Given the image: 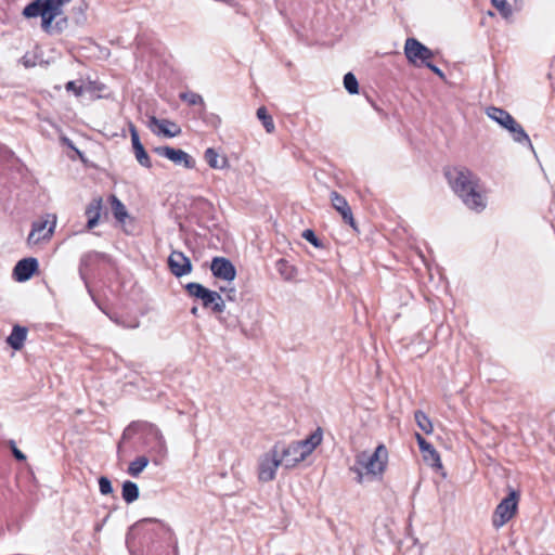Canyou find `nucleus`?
<instances>
[{
	"label": "nucleus",
	"mask_w": 555,
	"mask_h": 555,
	"mask_svg": "<svg viewBox=\"0 0 555 555\" xmlns=\"http://www.w3.org/2000/svg\"><path fill=\"white\" fill-rule=\"evenodd\" d=\"M444 177L453 192L463 203L474 210H482L486 203L478 191L479 178L464 166L448 167L444 169Z\"/></svg>",
	"instance_id": "nucleus-1"
},
{
	"label": "nucleus",
	"mask_w": 555,
	"mask_h": 555,
	"mask_svg": "<svg viewBox=\"0 0 555 555\" xmlns=\"http://www.w3.org/2000/svg\"><path fill=\"white\" fill-rule=\"evenodd\" d=\"M404 54L409 63L414 66H425L426 69H440L438 64L449 67L439 51H433L416 38L410 37L404 43Z\"/></svg>",
	"instance_id": "nucleus-2"
},
{
	"label": "nucleus",
	"mask_w": 555,
	"mask_h": 555,
	"mask_svg": "<svg viewBox=\"0 0 555 555\" xmlns=\"http://www.w3.org/2000/svg\"><path fill=\"white\" fill-rule=\"evenodd\" d=\"M22 15L26 18H41V28L47 34L61 33V22L53 25L54 20L57 17L56 13L48 3V0H33L22 11Z\"/></svg>",
	"instance_id": "nucleus-3"
},
{
	"label": "nucleus",
	"mask_w": 555,
	"mask_h": 555,
	"mask_svg": "<svg viewBox=\"0 0 555 555\" xmlns=\"http://www.w3.org/2000/svg\"><path fill=\"white\" fill-rule=\"evenodd\" d=\"M135 68L140 69H165L172 67V57L165 49L139 44L137 51Z\"/></svg>",
	"instance_id": "nucleus-4"
},
{
	"label": "nucleus",
	"mask_w": 555,
	"mask_h": 555,
	"mask_svg": "<svg viewBox=\"0 0 555 555\" xmlns=\"http://www.w3.org/2000/svg\"><path fill=\"white\" fill-rule=\"evenodd\" d=\"M388 451L384 444L377 446L373 453L366 451L360 452L356 457V463L366 474L382 475L386 468Z\"/></svg>",
	"instance_id": "nucleus-5"
},
{
	"label": "nucleus",
	"mask_w": 555,
	"mask_h": 555,
	"mask_svg": "<svg viewBox=\"0 0 555 555\" xmlns=\"http://www.w3.org/2000/svg\"><path fill=\"white\" fill-rule=\"evenodd\" d=\"M112 261L111 256L95 250H90L85 253L79 260L78 273L83 282L88 293L91 295L92 299L95 301L94 296L92 295V289L89 285L88 273L94 270L101 262L109 263Z\"/></svg>",
	"instance_id": "nucleus-6"
},
{
	"label": "nucleus",
	"mask_w": 555,
	"mask_h": 555,
	"mask_svg": "<svg viewBox=\"0 0 555 555\" xmlns=\"http://www.w3.org/2000/svg\"><path fill=\"white\" fill-rule=\"evenodd\" d=\"M273 448H276L282 466L287 469L295 467L308 456L299 441H295L289 444L278 442Z\"/></svg>",
	"instance_id": "nucleus-7"
},
{
	"label": "nucleus",
	"mask_w": 555,
	"mask_h": 555,
	"mask_svg": "<svg viewBox=\"0 0 555 555\" xmlns=\"http://www.w3.org/2000/svg\"><path fill=\"white\" fill-rule=\"evenodd\" d=\"M517 503L518 495L515 491H512L499 503L492 515V526L495 529H500L513 518L517 511Z\"/></svg>",
	"instance_id": "nucleus-8"
},
{
	"label": "nucleus",
	"mask_w": 555,
	"mask_h": 555,
	"mask_svg": "<svg viewBox=\"0 0 555 555\" xmlns=\"http://www.w3.org/2000/svg\"><path fill=\"white\" fill-rule=\"evenodd\" d=\"M281 462L279 460L276 448H273L264 453L260 460L258 465V478L262 482L271 481L275 478V472L279 466H281Z\"/></svg>",
	"instance_id": "nucleus-9"
},
{
	"label": "nucleus",
	"mask_w": 555,
	"mask_h": 555,
	"mask_svg": "<svg viewBox=\"0 0 555 555\" xmlns=\"http://www.w3.org/2000/svg\"><path fill=\"white\" fill-rule=\"evenodd\" d=\"M142 430L144 433L145 446L158 455H165L167 451L166 441L159 428L153 424L145 423L142 425Z\"/></svg>",
	"instance_id": "nucleus-10"
},
{
	"label": "nucleus",
	"mask_w": 555,
	"mask_h": 555,
	"mask_svg": "<svg viewBox=\"0 0 555 555\" xmlns=\"http://www.w3.org/2000/svg\"><path fill=\"white\" fill-rule=\"evenodd\" d=\"M154 152L159 156L166 157L176 165H182L188 169L195 167V160L186 152L180 149H173L171 146H158L155 147Z\"/></svg>",
	"instance_id": "nucleus-11"
},
{
	"label": "nucleus",
	"mask_w": 555,
	"mask_h": 555,
	"mask_svg": "<svg viewBox=\"0 0 555 555\" xmlns=\"http://www.w3.org/2000/svg\"><path fill=\"white\" fill-rule=\"evenodd\" d=\"M211 273L215 278L232 282L236 276L234 264L224 257H215L210 264Z\"/></svg>",
	"instance_id": "nucleus-12"
},
{
	"label": "nucleus",
	"mask_w": 555,
	"mask_h": 555,
	"mask_svg": "<svg viewBox=\"0 0 555 555\" xmlns=\"http://www.w3.org/2000/svg\"><path fill=\"white\" fill-rule=\"evenodd\" d=\"M168 267L170 272L177 278L186 275L192 271V262L190 258L186 257L182 251L178 250H173L169 255Z\"/></svg>",
	"instance_id": "nucleus-13"
},
{
	"label": "nucleus",
	"mask_w": 555,
	"mask_h": 555,
	"mask_svg": "<svg viewBox=\"0 0 555 555\" xmlns=\"http://www.w3.org/2000/svg\"><path fill=\"white\" fill-rule=\"evenodd\" d=\"M149 127L154 133L167 138H175L181 133V129L176 122L168 119H158L155 116L150 117Z\"/></svg>",
	"instance_id": "nucleus-14"
},
{
	"label": "nucleus",
	"mask_w": 555,
	"mask_h": 555,
	"mask_svg": "<svg viewBox=\"0 0 555 555\" xmlns=\"http://www.w3.org/2000/svg\"><path fill=\"white\" fill-rule=\"evenodd\" d=\"M47 220H38L33 222L31 231L27 237V242L29 245L39 244L41 241L49 240L52 236L55 227V221H53L49 228H47Z\"/></svg>",
	"instance_id": "nucleus-15"
},
{
	"label": "nucleus",
	"mask_w": 555,
	"mask_h": 555,
	"mask_svg": "<svg viewBox=\"0 0 555 555\" xmlns=\"http://www.w3.org/2000/svg\"><path fill=\"white\" fill-rule=\"evenodd\" d=\"M38 270V260L29 257L17 261L13 269V278L17 282L28 281Z\"/></svg>",
	"instance_id": "nucleus-16"
},
{
	"label": "nucleus",
	"mask_w": 555,
	"mask_h": 555,
	"mask_svg": "<svg viewBox=\"0 0 555 555\" xmlns=\"http://www.w3.org/2000/svg\"><path fill=\"white\" fill-rule=\"evenodd\" d=\"M129 130L131 134L132 149L138 163L141 166L150 169L152 167L151 158L146 153L143 144L141 143L138 130L132 122H129Z\"/></svg>",
	"instance_id": "nucleus-17"
},
{
	"label": "nucleus",
	"mask_w": 555,
	"mask_h": 555,
	"mask_svg": "<svg viewBox=\"0 0 555 555\" xmlns=\"http://www.w3.org/2000/svg\"><path fill=\"white\" fill-rule=\"evenodd\" d=\"M332 206L340 214L343 220L354 228V219L347 199L336 191L330 194Z\"/></svg>",
	"instance_id": "nucleus-18"
},
{
	"label": "nucleus",
	"mask_w": 555,
	"mask_h": 555,
	"mask_svg": "<svg viewBox=\"0 0 555 555\" xmlns=\"http://www.w3.org/2000/svg\"><path fill=\"white\" fill-rule=\"evenodd\" d=\"M486 115L504 129H506L508 125H513L515 119L507 111L496 106L487 107Z\"/></svg>",
	"instance_id": "nucleus-19"
},
{
	"label": "nucleus",
	"mask_w": 555,
	"mask_h": 555,
	"mask_svg": "<svg viewBox=\"0 0 555 555\" xmlns=\"http://www.w3.org/2000/svg\"><path fill=\"white\" fill-rule=\"evenodd\" d=\"M101 209H102V198L95 197L93 198L87 206L85 215L88 218L87 221V229L91 230L93 229L100 219L101 216Z\"/></svg>",
	"instance_id": "nucleus-20"
},
{
	"label": "nucleus",
	"mask_w": 555,
	"mask_h": 555,
	"mask_svg": "<svg viewBox=\"0 0 555 555\" xmlns=\"http://www.w3.org/2000/svg\"><path fill=\"white\" fill-rule=\"evenodd\" d=\"M27 333V327L21 326L18 324L14 325L11 334L7 338V344L14 350H21L24 347Z\"/></svg>",
	"instance_id": "nucleus-21"
},
{
	"label": "nucleus",
	"mask_w": 555,
	"mask_h": 555,
	"mask_svg": "<svg viewBox=\"0 0 555 555\" xmlns=\"http://www.w3.org/2000/svg\"><path fill=\"white\" fill-rule=\"evenodd\" d=\"M423 452L424 461L427 462L431 467L436 469L442 468V463L438 451L430 442L425 443V448H420Z\"/></svg>",
	"instance_id": "nucleus-22"
},
{
	"label": "nucleus",
	"mask_w": 555,
	"mask_h": 555,
	"mask_svg": "<svg viewBox=\"0 0 555 555\" xmlns=\"http://www.w3.org/2000/svg\"><path fill=\"white\" fill-rule=\"evenodd\" d=\"M323 439V430L321 427H318L312 434H310L306 439L299 440L304 451L307 452V455H310L313 450L321 444Z\"/></svg>",
	"instance_id": "nucleus-23"
},
{
	"label": "nucleus",
	"mask_w": 555,
	"mask_h": 555,
	"mask_svg": "<svg viewBox=\"0 0 555 555\" xmlns=\"http://www.w3.org/2000/svg\"><path fill=\"white\" fill-rule=\"evenodd\" d=\"M506 130L509 132L515 142L522 145L532 146L529 135L527 134L522 126L516 121V119H514L513 125H508Z\"/></svg>",
	"instance_id": "nucleus-24"
},
{
	"label": "nucleus",
	"mask_w": 555,
	"mask_h": 555,
	"mask_svg": "<svg viewBox=\"0 0 555 555\" xmlns=\"http://www.w3.org/2000/svg\"><path fill=\"white\" fill-rule=\"evenodd\" d=\"M204 158L209 167L214 169H222L228 166L227 157H220L217 151L212 147H208L205 151Z\"/></svg>",
	"instance_id": "nucleus-25"
},
{
	"label": "nucleus",
	"mask_w": 555,
	"mask_h": 555,
	"mask_svg": "<svg viewBox=\"0 0 555 555\" xmlns=\"http://www.w3.org/2000/svg\"><path fill=\"white\" fill-rule=\"evenodd\" d=\"M139 487L135 482L126 480L122 483L121 496L128 504L133 503L139 499Z\"/></svg>",
	"instance_id": "nucleus-26"
},
{
	"label": "nucleus",
	"mask_w": 555,
	"mask_h": 555,
	"mask_svg": "<svg viewBox=\"0 0 555 555\" xmlns=\"http://www.w3.org/2000/svg\"><path fill=\"white\" fill-rule=\"evenodd\" d=\"M275 268L280 275L286 281L293 280L296 275L295 267L284 258H281L276 261Z\"/></svg>",
	"instance_id": "nucleus-27"
},
{
	"label": "nucleus",
	"mask_w": 555,
	"mask_h": 555,
	"mask_svg": "<svg viewBox=\"0 0 555 555\" xmlns=\"http://www.w3.org/2000/svg\"><path fill=\"white\" fill-rule=\"evenodd\" d=\"M414 418L420 429L426 435H430L434 431L433 423L425 412L422 410L415 411Z\"/></svg>",
	"instance_id": "nucleus-28"
},
{
	"label": "nucleus",
	"mask_w": 555,
	"mask_h": 555,
	"mask_svg": "<svg viewBox=\"0 0 555 555\" xmlns=\"http://www.w3.org/2000/svg\"><path fill=\"white\" fill-rule=\"evenodd\" d=\"M109 199L114 217L118 221L124 222L128 217L126 206L115 195H112Z\"/></svg>",
	"instance_id": "nucleus-29"
},
{
	"label": "nucleus",
	"mask_w": 555,
	"mask_h": 555,
	"mask_svg": "<svg viewBox=\"0 0 555 555\" xmlns=\"http://www.w3.org/2000/svg\"><path fill=\"white\" fill-rule=\"evenodd\" d=\"M149 465V459L144 455L138 456L133 460L128 467V474L132 477L139 476L143 469Z\"/></svg>",
	"instance_id": "nucleus-30"
},
{
	"label": "nucleus",
	"mask_w": 555,
	"mask_h": 555,
	"mask_svg": "<svg viewBox=\"0 0 555 555\" xmlns=\"http://www.w3.org/2000/svg\"><path fill=\"white\" fill-rule=\"evenodd\" d=\"M22 63L25 67H36V66H43L47 65L48 62L43 61L42 56L39 55L37 49L34 53L27 52L22 57Z\"/></svg>",
	"instance_id": "nucleus-31"
},
{
	"label": "nucleus",
	"mask_w": 555,
	"mask_h": 555,
	"mask_svg": "<svg viewBox=\"0 0 555 555\" xmlns=\"http://www.w3.org/2000/svg\"><path fill=\"white\" fill-rule=\"evenodd\" d=\"M257 117L262 122L267 132L272 133L275 129L273 119L264 106L257 109Z\"/></svg>",
	"instance_id": "nucleus-32"
},
{
	"label": "nucleus",
	"mask_w": 555,
	"mask_h": 555,
	"mask_svg": "<svg viewBox=\"0 0 555 555\" xmlns=\"http://www.w3.org/2000/svg\"><path fill=\"white\" fill-rule=\"evenodd\" d=\"M199 118L208 126L217 129L221 125V118L215 113L206 112L205 107L199 112Z\"/></svg>",
	"instance_id": "nucleus-33"
},
{
	"label": "nucleus",
	"mask_w": 555,
	"mask_h": 555,
	"mask_svg": "<svg viewBox=\"0 0 555 555\" xmlns=\"http://www.w3.org/2000/svg\"><path fill=\"white\" fill-rule=\"evenodd\" d=\"M344 87L350 94H357L359 92V82L352 72H347L344 76Z\"/></svg>",
	"instance_id": "nucleus-34"
},
{
	"label": "nucleus",
	"mask_w": 555,
	"mask_h": 555,
	"mask_svg": "<svg viewBox=\"0 0 555 555\" xmlns=\"http://www.w3.org/2000/svg\"><path fill=\"white\" fill-rule=\"evenodd\" d=\"M199 300L202 301V305L204 308L210 309L212 307L215 300H219V293L216 291L206 288Z\"/></svg>",
	"instance_id": "nucleus-35"
},
{
	"label": "nucleus",
	"mask_w": 555,
	"mask_h": 555,
	"mask_svg": "<svg viewBox=\"0 0 555 555\" xmlns=\"http://www.w3.org/2000/svg\"><path fill=\"white\" fill-rule=\"evenodd\" d=\"M180 99L183 102H186L189 105H197V104H199L203 107H205L204 100H203L202 95H199L198 93H195V92H192V91L182 92V93H180Z\"/></svg>",
	"instance_id": "nucleus-36"
},
{
	"label": "nucleus",
	"mask_w": 555,
	"mask_h": 555,
	"mask_svg": "<svg viewBox=\"0 0 555 555\" xmlns=\"http://www.w3.org/2000/svg\"><path fill=\"white\" fill-rule=\"evenodd\" d=\"M86 92L96 94L98 98L105 96L103 94V91H105L106 86L100 81H91L89 80L87 83H85Z\"/></svg>",
	"instance_id": "nucleus-37"
},
{
	"label": "nucleus",
	"mask_w": 555,
	"mask_h": 555,
	"mask_svg": "<svg viewBox=\"0 0 555 555\" xmlns=\"http://www.w3.org/2000/svg\"><path fill=\"white\" fill-rule=\"evenodd\" d=\"M207 287L203 286L199 283L196 282H190L185 285V291L191 297L201 299L203 293L205 292Z\"/></svg>",
	"instance_id": "nucleus-38"
},
{
	"label": "nucleus",
	"mask_w": 555,
	"mask_h": 555,
	"mask_svg": "<svg viewBox=\"0 0 555 555\" xmlns=\"http://www.w3.org/2000/svg\"><path fill=\"white\" fill-rule=\"evenodd\" d=\"M491 2L503 17L512 15V7L506 2V0H491Z\"/></svg>",
	"instance_id": "nucleus-39"
},
{
	"label": "nucleus",
	"mask_w": 555,
	"mask_h": 555,
	"mask_svg": "<svg viewBox=\"0 0 555 555\" xmlns=\"http://www.w3.org/2000/svg\"><path fill=\"white\" fill-rule=\"evenodd\" d=\"M444 83L450 87H457L461 85L460 80L453 78L454 72H434Z\"/></svg>",
	"instance_id": "nucleus-40"
},
{
	"label": "nucleus",
	"mask_w": 555,
	"mask_h": 555,
	"mask_svg": "<svg viewBox=\"0 0 555 555\" xmlns=\"http://www.w3.org/2000/svg\"><path fill=\"white\" fill-rule=\"evenodd\" d=\"M301 236L308 241L310 244H312L317 248H322L323 243L322 241L315 235L314 231L311 229H306Z\"/></svg>",
	"instance_id": "nucleus-41"
},
{
	"label": "nucleus",
	"mask_w": 555,
	"mask_h": 555,
	"mask_svg": "<svg viewBox=\"0 0 555 555\" xmlns=\"http://www.w3.org/2000/svg\"><path fill=\"white\" fill-rule=\"evenodd\" d=\"M220 323L225 325L228 328H236L240 325V320L236 315H232L230 312L227 317H218Z\"/></svg>",
	"instance_id": "nucleus-42"
},
{
	"label": "nucleus",
	"mask_w": 555,
	"mask_h": 555,
	"mask_svg": "<svg viewBox=\"0 0 555 555\" xmlns=\"http://www.w3.org/2000/svg\"><path fill=\"white\" fill-rule=\"evenodd\" d=\"M99 489H100L101 494H103V495H108V494L113 493L112 482L105 476H101L99 478Z\"/></svg>",
	"instance_id": "nucleus-43"
},
{
	"label": "nucleus",
	"mask_w": 555,
	"mask_h": 555,
	"mask_svg": "<svg viewBox=\"0 0 555 555\" xmlns=\"http://www.w3.org/2000/svg\"><path fill=\"white\" fill-rule=\"evenodd\" d=\"M65 89L72 91L76 96H80L86 92L85 85H78L76 81H68L65 85Z\"/></svg>",
	"instance_id": "nucleus-44"
},
{
	"label": "nucleus",
	"mask_w": 555,
	"mask_h": 555,
	"mask_svg": "<svg viewBox=\"0 0 555 555\" xmlns=\"http://www.w3.org/2000/svg\"><path fill=\"white\" fill-rule=\"evenodd\" d=\"M70 1L72 0H48V3L59 16L63 13V5L69 3Z\"/></svg>",
	"instance_id": "nucleus-45"
},
{
	"label": "nucleus",
	"mask_w": 555,
	"mask_h": 555,
	"mask_svg": "<svg viewBox=\"0 0 555 555\" xmlns=\"http://www.w3.org/2000/svg\"><path fill=\"white\" fill-rule=\"evenodd\" d=\"M215 314L218 317L222 315L225 309V302L224 299L219 294V300H215L212 307L210 308Z\"/></svg>",
	"instance_id": "nucleus-46"
},
{
	"label": "nucleus",
	"mask_w": 555,
	"mask_h": 555,
	"mask_svg": "<svg viewBox=\"0 0 555 555\" xmlns=\"http://www.w3.org/2000/svg\"><path fill=\"white\" fill-rule=\"evenodd\" d=\"M10 446H11L12 454L17 461L26 460V455L20 449L16 448L15 442L13 440L10 441Z\"/></svg>",
	"instance_id": "nucleus-47"
},
{
	"label": "nucleus",
	"mask_w": 555,
	"mask_h": 555,
	"mask_svg": "<svg viewBox=\"0 0 555 555\" xmlns=\"http://www.w3.org/2000/svg\"><path fill=\"white\" fill-rule=\"evenodd\" d=\"M220 292L225 293V298L230 301H235L236 291L234 288L220 287Z\"/></svg>",
	"instance_id": "nucleus-48"
},
{
	"label": "nucleus",
	"mask_w": 555,
	"mask_h": 555,
	"mask_svg": "<svg viewBox=\"0 0 555 555\" xmlns=\"http://www.w3.org/2000/svg\"><path fill=\"white\" fill-rule=\"evenodd\" d=\"M415 439L417 441L418 448H425V443L428 442L421 434H415Z\"/></svg>",
	"instance_id": "nucleus-49"
},
{
	"label": "nucleus",
	"mask_w": 555,
	"mask_h": 555,
	"mask_svg": "<svg viewBox=\"0 0 555 555\" xmlns=\"http://www.w3.org/2000/svg\"><path fill=\"white\" fill-rule=\"evenodd\" d=\"M415 439L417 441L418 448H425V443L428 442L421 434H415Z\"/></svg>",
	"instance_id": "nucleus-50"
},
{
	"label": "nucleus",
	"mask_w": 555,
	"mask_h": 555,
	"mask_svg": "<svg viewBox=\"0 0 555 555\" xmlns=\"http://www.w3.org/2000/svg\"><path fill=\"white\" fill-rule=\"evenodd\" d=\"M108 317H109V319H111L112 321H114L115 323H117V324H121V323H120V321H119V319H118L115 314H114V315L108 314Z\"/></svg>",
	"instance_id": "nucleus-51"
},
{
	"label": "nucleus",
	"mask_w": 555,
	"mask_h": 555,
	"mask_svg": "<svg viewBox=\"0 0 555 555\" xmlns=\"http://www.w3.org/2000/svg\"><path fill=\"white\" fill-rule=\"evenodd\" d=\"M134 425H135V424H134V423H132V424H131V425H130V426H129V427L124 431L122 436H124V437H126L127 431H128L131 427H133Z\"/></svg>",
	"instance_id": "nucleus-52"
},
{
	"label": "nucleus",
	"mask_w": 555,
	"mask_h": 555,
	"mask_svg": "<svg viewBox=\"0 0 555 555\" xmlns=\"http://www.w3.org/2000/svg\"><path fill=\"white\" fill-rule=\"evenodd\" d=\"M191 313H192V314H194V315H196V314H197V308H196V307H193V308L191 309Z\"/></svg>",
	"instance_id": "nucleus-53"
},
{
	"label": "nucleus",
	"mask_w": 555,
	"mask_h": 555,
	"mask_svg": "<svg viewBox=\"0 0 555 555\" xmlns=\"http://www.w3.org/2000/svg\"><path fill=\"white\" fill-rule=\"evenodd\" d=\"M143 521H155L154 519L145 518Z\"/></svg>",
	"instance_id": "nucleus-54"
},
{
	"label": "nucleus",
	"mask_w": 555,
	"mask_h": 555,
	"mask_svg": "<svg viewBox=\"0 0 555 555\" xmlns=\"http://www.w3.org/2000/svg\"><path fill=\"white\" fill-rule=\"evenodd\" d=\"M102 312H103L104 314H107V315H108V313H107V311H106L105 309H102Z\"/></svg>",
	"instance_id": "nucleus-55"
},
{
	"label": "nucleus",
	"mask_w": 555,
	"mask_h": 555,
	"mask_svg": "<svg viewBox=\"0 0 555 555\" xmlns=\"http://www.w3.org/2000/svg\"><path fill=\"white\" fill-rule=\"evenodd\" d=\"M102 312H103L104 314H107V315H108V313H107V311H106L105 309H102Z\"/></svg>",
	"instance_id": "nucleus-56"
},
{
	"label": "nucleus",
	"mask_w": 555,
	"mask_h": 555,
	"mask_svg": "<svg viewBox=\"0 0 555 555\" xmlns=\"http://www.w3.org/2000/svg\"><path fill=\"white\" fill-rule=\"evenodd\" d=\"M102 312H103L104 314H107V315H108V313H107V311H106L105 309H102Z\"/></svg>",
	"instance_id": "nucleus-57"
}]
</instances>
